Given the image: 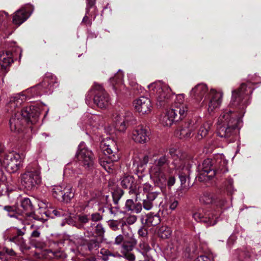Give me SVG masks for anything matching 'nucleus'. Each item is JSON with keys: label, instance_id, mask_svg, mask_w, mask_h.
Listing matches in <instances>:
<instances>
[{"label": "nucleus", "instance_id": "nucleus-33", "mask_svg": "<svg viewBox=\"0 0 261 261\" xmlns=\"http://www.w3.org/2000/svg\"><path fill=\"white\" fill-rule=\"evenodd\" d=\"M4 209L8 212V215L11 217H15L17 220L21 223L22 218H20L19 212L18 210L12 206L7 205L4 206Z\"/></svg>", "mask_w": 261, "mask_h": 261}, {"label": "nucleus", "instance_id": "nucleus-44", "mask_svg": "<svg viewBox=\"0 0 261 261\" xmlns=\"http://www.w3.org/2000/svg\"><path fill=\"white\" fill-rule=\"evenodd\" d=\"M31 242L36 248L42 249L45 246V243L40 239L31 240Z\"/></svg>", "mask_w": 261, "mask_h": 261}, {"label": "nucleus", "instance_id": "nucleus-31", "mask_svg": "<svg viewBox=\"0 0 261 261\" xmlns=\"http://www.w3.org/2000/svg\"><path fill=\"white\" fill-rule=\"evenodd\" d=\"M82 171L80 169H77V164H68L64 170V175L66 176H75L76 174H80Z\"/></svg>", "mask_w": 261, "mask_h": 261}, {"label": "nucleus", "instance_id": "nucleus-50", "mask_svg": "<svg viewBox=\"0 0 261 261\" xmlns=\"http://www.w3.org/2000/svg\"><path fill=\"white\" fill-rule=\"evenodd\" d=\"M41 236V232L39 230V228H35L33 229L32 230L31 236H30V240H33V239H39Z\"/></svg>", "mask_w": 261, "mask_h": 261}, {"label": "nucleus", "instance_id": "nucleus-29", "mask_svg": "<svg viewBox=\"0 0 261 261\" xmlns=\"http://www.w3.org/2000/svg\"><path fill=\"white\" fill-rule=\"evenodd\" d=\"M63 193V198L61 200L64 202L69 203L74 197L75 191L71 185H68L64 186Z\"/></svg>", "mask_w": 261, "mask_h": 261}, {"label": "nucleus", "instance_id": "nucleus-11", "mask_svg": "<svg viewBox=\"0 0 261 261\" xmlns=\"http://www.w3.org/2000/svg\"><path fill=\"white\" fill-rule=\"evenodd\" d=\"M219 214L215 212H210L203 208L198 209L193 213V218L197 222L203 223L206 226H212L216 224Z\"/></svg>", "mask_w": 261, "mask_h": 261}, {"label": "nucleus", "instance_id": "nucleus-53", "mask_svg": "<svg viewBox=\"0 0 261 261\" xmlns=\"http://www.w3.org/2000/svg\"><path fill=\"white\" fill-rule=\"evenodd\" d=\"M134 201L132 199H128L125 203V208L128 211H132L134 206Z\"/></svg>", "mask_w": 261, "mask_h": 261}, {"label": "nucleus", "instance_id": "nucleus-46", "mask_svg": "<svg viewBox=\"0 0 261 261\" xmlns=\"http://www.w3.org/2000/svg\"><path fill=\"white\" fill-rule=\"evenodd\" d=\"M94 233H95L98 236L102 237L103 236L105 230L102 225L100 223H98L95 226L94 231L93 230Z\"/></svg>", "mask_w": 261, "mask_h": 261}, {"label": "nucleus", "instance_id": "nucleus-37", "mask_svg": "<svg viewBox=\"0 0 261 261\" xmlns=\"http://www.w3.org/2000/svg\"><path fill=\"white\" fill-rule=\"evenodd\" d=\"M100 254H101V259L103 261H108L110 260L111 257L118 256V254L113 253L111 251L104 248L100 250Z\"/></svg>", "mask_w": 261, "mask_h": 261}, {"label": "nucleus", "instance_id": "nucleus-19", "mask_svg": "<svg viewBox=\"0 0 261 261\" xmlns=\"http://www.w3.org/2000/svg\"><path fill=\"white\" fill-rule=\"evenodd\" d=\"M133 118V115L130 112H125L124 115L119 114L114 115L113 121L115 123L116 129L119 132H124L127 128L126 123L132 121Z\"/></svg>", "mask_w": 261, "mask_h": 261}, {"label": "nucleus", "instance_id": "nucleus-24", "mask_svg": "<svg viewBox=\"0 0 261 261\" xmlns=\"http://www.w3.org/2000/svg\"><path fill=\"white\" fill-rule=\"evenodd\" d=\"M122 231L125 236L122 248L126 251H130L136 245L137 241L131 231H126L124 228H122Z\"/></svg>", "mask_w": 261, "mask_h": 261}, {"label": "nucleus", "instance_id": "nucleus-10", "mask_svg": "<svg viewBox=\"0 0 261 261\" xmlns=\"http://www.w3.org/2000/svg\"><path fill=\"white\" fill-rule=\"evenodd\" d=\"M76 157L79 164L86 170H91L94 168V158L92 151L86 147L84 143L79 145Z\"/></svg>", "mask_w": 261, "mask_h": 261}, {"label": "nucleus", "instance_id": "nucleus-15", "mask_svg": "<svg viewBox=\"0 0 261 261\" xmlns=\"http://www.w3.org/2000/svg\"><path fill=\"white\" fill-rule=\"evenodd\" d=\"M135 111L140 115L150 114L152 110V105L150 100L145 96H141L133 102Z\"/></svg>", "mask_w": 261, "mask_h": 261}, {"label": "nucleus", "instance_id": "nucleus-64", "mask_svg": "<svg viewBox=\"0 0 261 261\" xmlns=\"http://www.w3.org/2000/svg\"><path fill=\"white\" fill-rule=\"evenodd\" d=\"M86 183V180L85 178H81L79 181V186L83 187Z\"/></svg>", "mask_w": 261, "mask_h": 261}, {"label": "nucleus", "instance_id": "nucleus-35", "mask_svg": "<svg viewBox=\"0 0 261 261\" xmlns=\"http://www.w3.org/2000/svg\"><path fill=\"white\" fill-rule=\"evenodd\" d=\"M64 186H54L53 187L51 192L53 196L59 200L63 198V191Z\"/></svg>", "mask_w": 261, "mask_h": 261}, {"label": "nucleus", "instance_id": "nucleus-60", "mask_svg": "<svg viewBox=\"0 0 261 261\" xmlns=\"http://www.w3.org/2000/svg\"><path fill=\"white\" fill-rule=\"evenodd\" d=\"M227 187H226L227 190L229 192H231V188H232V185L233 183L232 179H231V178L228 179L227 181Z\"/></svg>", "mask_w": 261, "mask_h": 261}, {"label": "nucleus", "instance_id": "nucleus-54", "mask_svg": "<svg viewBox=\"0 0 261 261\" xmlns=\"http://www.w3.org/2000/svg\"><path fill=\"white\" fill-rule=\"evenodd\" d=\"M124 238L125 236L123 235V233L117 236L115 238V243L117 245H120L122 243L124 244Z\"/></svg>", "mask_w": 261, "mask_h": 261}, {"label": "nucleus", "instance_id": "nucleus-22", "mask_svg": "<svg viewBox=\"0 0 261 261\" xmlns=\"http://www.w3.org/2000/svg\"><path fill=\"white\" fill-rule=\"evenodd\" d=\"M208 88L205 84H199L195 86L190 91V96L195 99L197 102H200L207 93Z\"/></svg>", "mask_w": 261, "mask_h": 261}, {"label": "nucleus", "instance_id": "nucleus-5", "mask_svg": "<svg viewBox=\"0 0 261 261\" xmlns=\"http://www.w3.org/2000/svg\"><path fill=\"white\" fill-rule=\"evenodd\" d=\"M58 85L56 77L50 73H47L41 83L27 89L20 94L25 96V100L37 98L43 94L52 93Z\"/></svg>", "mask_w": 261, "mask_h": 261}, {"label": "nucleus", "instance_id": "nucleus-38", "mask_svg": "<svg viewBox=\"0 0 261 261\" xmlns=\"http://www.w3.org/2000/svg\"><path fill=\"white\" fill-rule=\"evenodd\" d=\"M102 117L98 115L92 114L89 118V124L93 127L97 128L100 124Z\"/></svg>", "mask_w": 261, "mask_h": 261}, {"label": "nucleus", "instance_id": "nucleus-62", "mask_svg": "<svg viewBox=\"0 0 261 261\" xmlns=\"http://www.w3.org/2000/svg\"><path fill=\"white\" fill-rule=\"evenodd\" d=\"M186 250L188 253L189 257H192L193 254H194L196 252V249L195 248H193V250L191 251L189 247L187 248Z\"/></svg>", "mask_w": 261, "mask_h": 261}, {"label": "nucleus", "instance_id": "nucleus-57", "mask_svg": "<svg viewBox=\"0 0 261 261\" xmlns=\"http://www.w3.org/2000/svg\"><path fill=\"white\" fill-rule=\"evenodd\" d=\"M178 204V202L177 200H176L174 199L171 200L170 203V205H169V208L171 210H174L177 207Z\"/></svg>", "mask_w": 261, "mask_h": 261}, {"label": "nucleus", "instance_id": "nucleus-30", "mask_svg": "<svg viewBox=\"0 0 261 261\" xmlns=\"http://www.w3.org/2000/svg\"><path fill=\"white\" fill-rule=\"evenodd\" d=\"M212 125V122L206 121L203 123L199 127L197 135V138L201 140L205 137L210 130Z\"/></svg>", "mask_w": 261, "mask_h": 261}, {"label": "nucleus", "instance_id": "nucleus-4", "mask_svg": "<svg viewBox=\"0 0 261 261\" xmlns=\"http://www.w3.org/2000/svg\"><path fill=\"white\" fill-rule=\"evenodd\" d=\"M227 161L222 154L216 155L213 159H206L198 168L197 178L200 181H207L215 176H220L228 171Z\"/></svg>", "mask_w": 261, "mask_h": 261}, {"label": "nucleus", "instance_id": "nucleus-55", "mask_svg": "<svg viewBox=\"0 0 261 261\" xmlns=\"http://www.w3.org/2000/svg\"><path fill=\"white\" fill-rule=\"evenodd\" d=\"M3 251L9 256H15L16 255V252L13 249L4 247L3 248Z\"/></svg>", "mask_w": 261, "mask_h": 261}, {"label": "nucleus", "instance_id": "nucleus-2", "mask_svg": "<svg viewBox=\"0 0 261 261\" xmlns=\"http://www.w3.org/2000/svg\"><path fill=\"white\" fill-rule=\"evenodd\" d=\"M149 159L152 160V162L150 163L149 173L150 179L155 186L160 187L161 189L165 188L166 186L170 188L175 183V173H174L175 171L178 172L181 186L186 187V182L189 180L191 172V161L184 164L180 169L175 170L174 168L166 171L165 166L169 163L167 155H159L158 152H153L149 155H145L143 162L146 164Z\"/></svg>", "mask_w": 261, "mask_h": 261}, {"label": "nucleus", "instance_id": "nucleus-43", "mask_svg": "<svg viewBox=\"0 0 261 261\" xmlns=\"http://www.w3.org/2000/svg\"><path fill=\"white\" fill-rule=\"evenodd\" d=\"M194 261H214V257L212 254L202 255L198 256Z\"/></svg>", "mask_w": 261, "mask_h": 261}, {"label": "nucleus", "instance_id": "nucleus-48", "mask_svg": "<svg viewBox=\"0 0 261 261\" xmlns=\"http://www.w3.org/2000/svg\"><path fill=\"white\" fill-rule=\"evenodd\" d=\"M9 19V17L7 13L4 11L0 12V28L3 24L5 25Z\"/></svg>", "mask_w": 261, "mask_h": 261}, {"label": "nucleus", "instance_id": "nucleus-27", "mask_svg": "<svg viewBox=\"0 0 261 261\" xmlns=\"http://www.w3.org/2000/svg\"><path fill=\"white\" fill-rule=\"evenodd\" d=\"M30 15L28 14V12L25 9H20L14 14L13 22L15 24L19 25L28 18Z\"/></svg>", "mask_w": 261, "mask_h": 261}, {"label": "nucleus", "instance_id": "nucleus-63", "mask_svg": "<svg viewBox=\"0 0 261 261\" xmlns=\"http://www.w3.org/2000/svg\"><path fill=\"white\" fill-rule=\"evenodd\" d=\"M126 258L130 261H134L135 260V256L133 253H128L126 255Z\"/></svg>", "mask_w": 261, "mask_h": 261}, {"label": "nucleus", "instance_id": "nucleus-42", "mask_svg": "<svg viewBox=\"0 0 261 261\" xmlns=\"http://www.w3.org/2000/svg\"><path fill=\"white\" fill-rule=\"evenodd\" d=\"M88 250L91 252L96 251L99 247V243L96 239H93L87 243Z\"/></svg>", "mask_w": 261, "mask_h": 261}, {"label": "nucleus", "instance_id": "nucleus-58", "mask_svg": "<svg viewBox=\"0 0 261 261\" xmlns=\"http://www.w3.org/2000/svg\"><path fill=\"white\" fill-rule=\"evenodd\" d=\"M138 234L142 237H146L147 234V230L144 227H141L138 230Z\"/></svg>", "mask_w": 261, "mask_h": 261}, {"label": "nucleus", "instance_id": "nucleus-13", "mask_svg": "<svg viewBox=\"0 0 261 261\" xmlns=\"http://www.w3.org/2000/svg\"><path fill=\"white\" fill-rule=\"evenodd\" d=\"M92 90L95 94L94 102L98 107L101 109L106 108L110 105L109 96L101 85L94 84Z\"/></svg>", "mask_w": 261, "mask_h": 261}, {"label": "nucleus", "instance_id": "nucleus-3", "mask_svg": "<svg viewBox=\"0 0 261 261\" xmlns=\"http://www.w3.org/2000/svg\"><path fill=\"white\" fill-rule=\"evenodd\" d=\"M18 211L20 218H22V227H13L6 229L3 233V238L5 241L14 243L23 253H27L30 247L27 244L23 236L25 234L27 228L24 222L28 219L34 218V211L30 199L24 198L20 201V206Z\"/></svg>", "mask_w": 261, "mask_h": 261}, {"label": "nucleus", "instance_id": "nucleus-20", "mask_svg": "<svg viewBox=\"0 0 261 261\" xmlns=\"http://www.w3.org/2000/svg\"><path fill=\"white\" fill-rule=\"evenodd\" d=\"M25 101V97L24 95H21L20 93H18L10 98L6 107L8 111L13 112L14 111L18 112L17 110L21 106L22 103Z\"/></svg>", "mask_w": 261, "mask_h": 261}, {"label": "nucleus", "instance_id": "nucleus-1", "mask_svg": "<svg viewBox=\"0 0 261 261\" xmlns=\"http://www.w3.org/2000/svg\"><path fill=\"white\" fill-rule=\"evenodd\" d=\"M254 88L251 82L242 83L238 90L232 91V97L230 107L238 108L232 111L226 109L219 116L217 123L218 136L221 138L234 137L239 133V128L242 122V118L245 113V109L248 104L249 96L252 94ZM233 138L230 141H234Z\"/></svg>", "mask_w": 261, "mask_h": 261}, {"label": "nucleus", "instance_id": "nucleus-17", "mask_svg": "<svg viewBox=\"0 0 261 261\" xmlns=\"http://www.w3.org/2000/svg\"><path fill=\"white\" fill-rule=\"evenodd\" d=\"M197 126V120L196 118L186 121L181 128L176 132V135L180 139L190 138L193 131Z\"/></svg>", "mask_w": 261, "mask_h": 261}, {"label": "nucleus", "instance_id": "nucleus-14", "mask_svg": "<svg viewBox=\"0 0 261 261\" xmlns=\"http://www.w3.org/2000/svg\"><path fill=\"white\" fill-rule=\"evenodd\" d=\"M150 133L145 127L138 125L129 135L131 140L139 144H145L150 140Z\"/></svg>", "mask_w": 261, "mask_h": 261}, {"label": "nucleus", "instance_id": "nucleus-41", "mask_svg": "<svg viewBox=\"0 0 261 261\" xmlns=\"http://www.w3.org/2000/svg\"><path fill=\"white\" fill-rule=\"evenodd\" d=\"M200 200L203 203L208 204L212 203L214 202V198L213 194L205 193L200 197Z\"/></svg>", "mask_w": 261, "mask_h": 261}, {"label": "nucleus", "instance_id": "nucleus-56", "mask_svg": "<svg viewBox=\"0 0 261 261\" xmlns=\"http://www.w3.org/2000/svg\"><path fill=\"white\" fill-rule=\"evenodd\" d=\"M142 206L140 203H137L134 205L133 209L132 210V212H133L136 213H140L142 210Z\"/></svg>", "mask_w": 261, "mask_h": 261}, {"label": "nucleus", "instance_id": "nucleus-39", "mask_svg": "<svg viewBox=\"0 0 261 261\" xmlns=\"http://www.w3.org/2000/svg\"><path fill=\"white\" fill-rule=\"evenodd\" d=\"M139 191L141 192L143 191L146 195H149L151 193H158V192L153 191V187L148 183H145L141 185L139 187Z\"/></svg>", "mask_w": 261, "mask_h": 261}, {"label": "nucleus", "instance_id": "nucleus-23", "mask_svg": "<svg viewBox=\"0 0 261 261\" xmlns=\"http://www.w3.org/2000/svg\"><path fill=\"white\" fill-rule=\"evenodd\" d=\"M169 153L173 159L172 164L174 166L175 170L180 169L184 164L191 162L189 159H185L181 156H179L180 151L175 148H170Z\"/></svg>", "mask_w": 261, "mask_h": 261}, {"label": "nucleus", "instance_id": "nucleus-28", "mask_svg": "<svg viewBox=\"0 0 261 261\" xmlns=\"http://www.w3.org/2000/svg\"><path fill=\"white\" fill-rule=\"evenodd\" d=\"M159 193H151L146 195V198L143 200V207L147 210H150L153 206L154 200L156 198Z\"/></svg>", "mask_w": 261, "mask_h": 261}, {"label": "nucleus", "instance_id": "nucleus-59", "mask_svg": "<svg viewBox=\"0 0 261 261\" xmlns=\"http://www.w3.org/2000/svg\"><path fill=\"white\" fill-rule=\"evenodd\" d=\"M184 98H185V97H184V94H179L177 96H176V101L175 102L174 104L173 105H174L176 103H184L185 104V103L184 102ZM186 105L187 106V105L186 103Z\"/></svg>", "mask_w": 261, "mask_h": 261}, {"label": "nucleus", "instance_id": "nucleus-36", "mask_svg": "<svg viewBox=\"0 0 261 261\" xmlns=\"http://www.w3.org/2000/svg\"><path fill=\"white\" fill-rule=\"evenodd\" d=\"M137 249L145 258H148V252L150 250V247L147 243L141 242Z\"/></svg>", "mask_w": 261, "mask_h": 261}, {"label": "nucleus", "instance_id": "nucleus-51", "mask_svg": "<svg viewBox=\"0 0 261 261\" xmlns=\"http://www.w3.org/2000/svg\"><path fill=\"white\" fill-rule=\"evenodd\" d=\"M90 219L92 223L98 222L102 219V216L98 213H95L91 214Z\"/></svg>", "mask_w": 261, "mask_h": 261}, {"label": "nucleus", "instance_id": "nucleus-52", "mask_svg": "<svg viewBox=\"0 0 261 261\" xmlns=\"http://www.w3.org/2000/svg\"><path fill=\"white\" fill-rule=\"evenodd\" d=\"M109 225L110 227L114 231H116L119 229V222L118 221L111 220L109 221Z\"/></svg>", "mask_w": 261, "mask_h": 261}, {"label": "nucleus", "instance_id": "nucleus-25", "mask_svg": "<svg viewBox=\"0 0 261 261\" xmlns=\"http://www.w3.org/2000/svg\"><path fill=\"white\" fill-rule=\"evenodd\" d=\"M141 222L144 226L147 227L154 226L160 223L161 219L157 214L150 213L142 217Z\"/></svg>", "mask_w": 261, "mask_h": 261}, {"label": "nucleus", "instance_id": "nucleus-32", "mask_svg": "<svg viewBox=\"0 0 261 261\" xmlns=\"http://www.w3.org/2000/svg\"><path fill=\"white\" fill-rule=\"evenodd\" d=\"M114 162L109 158L100 159L99 161L100 165L109 173H111L115 168Z\"/></svg>", "mask_w": 261, "mask_h": 261}, {"label": "nucleus", "instance_id": "nucleus-34", "mask_svg": "<svg viewBox=\"0 0 261 261\" xmlns=\"http://www.w3.org/2000/svg\"><path fill=\"white\" fill-rule=\"evenodd\" d=\"M171 234L172 230L170 227L167 226H161L158 231L159 236L163 239L169 238Z\"/></svg>", "mask_w": 261, "mask_h": 261}, {"label": "nucleus", "instance_id": "nucleus-18", "mask_svg": "<svg viewBox=\"0 0 261 261\" xmlns=\"http://www.w3.org/2000/svg\"><path fill=\"white\" fill-rule=\"evenodd\" d=\"M223 94L221 91L211 89L208 95L207 111L209 113L213 112L219 109L222 103Z\"/></svg>", "mask_w": 261, "mask_h": 261}, {"label": "nucleus", "instance_id": "nucleus-45", "mask_svg": "<svg viewBox=\"0 0 261 261\" xmlns=\"http://www.w3.org/2000/svg\"><path fill=\"white\" fill-rule=\"evenodd\" d=\"M123 192L121 190H117L115 191L112 194L113 201L115 204H117L122 197Z\"/></svg>", "mask_w": 261, "mask_h": 261}, {"label": "nucleus", "instance_id": "nucleus-7", "mask_svg": "<svg viewBox=\"0 0 261 261\" xmlns=\"http://www.w3.org/2000/svg\"><path fill=\"white\" fill-rule=\"evenodd\" d=\"M147 87L150 95L155 98L158 106L164 107L169 102L172 92L167 85L158 81L149 84Z\"/></svg>", "mask_w": 261, "mask_h": 261}, {"label": "nucleus", "instance_id": "nucleus-6", "mask_svg": "<svg viewBox=\"0 0 261 261\" xmlns=\"http://www.w3.org/2000/svg\"><path fill=\"white\" fill-rule=\"evenodd\" d=\"M39 112L34 107L23 108L21 112L15 113L10 119V127L12 131L19 132L25 123H35L39 116Z\"/></svg>", "mask_w": 261, "mask_h": 261}, {"label": "nucleus", "instance_id": "nucleus-61", "mask_svg": "<svg viewBox=\"0 0 261 261\" xmlns=\"http://www.w3.org/2000/svg\"><path fill=\"white\" fill-rule=\"evenodd\" d=\"M95 3V0H87V11L89 10V9L92 7Z\"/></svg>", "mask_w": 261, "mask_h": 261}, {"label": "nucleus", "instance_id": "nucleus-49", "mask_svg": "<svg viewBox=\"0 0 261 261\" xmlns=\"http://www.w3.org/2000/svg\"><path fill=\"white\" fill-rule=\"evenodd\" d=\"M137 217L135 215H129L126 218V221L122 222L121 227L123 228V227L126 225V223H128L129 225L133 224L135 223Z\"/></svg>", "mask_w": 261, "mask_h": 261}, {"label": "nucleus", "instance_id": "nucleus-16", "mask_svg": "<svg viewBox=\"0 0 261 261\" xmlns=\"http://www.w3.org/2000/svg\"><path fill=\"white\" fill-rule=\"evenodd\" d=\"M77 220L76 226L79 229L83 228L85 230L84 234L85 237L90 238L94 236L93 226L95 224L90 222V219L87 215H79Z\"/></svg>", "mask_w": 261, "mask_h": 261}, {"label": "nucleus", "instance_id": "nucleus-26", "mask_svg": "<svg viewBox=\"0 0 261 261\" xmlns=\"http://www.w3.org/2000/svg\"><path fill=\"white\" fill-rule=\"evenodd\" d=\"M134 178L132 176H126L121 179V185L125 189H129L130 194H135L136 198H140L139 194L137 193L134 184Z\"/></svg>", "mask_w": 261, "mask_h": 261}, {"label": "nucleus", "instance_id": "nucleus-8", "mask_svg": "<svg viewBox=\"0 0 261 261\" xmlns=\"http://www.w3.org/2000/svg\"><path fill=\"white\" fill-rule=\"evenodd\" d=\"M40 167L36 164L29 165L21 175V183L27 190L36 189L41 182Z\"/></svg>", "mask_w": 261, "mask_h": 261}, {"label": "nucleus", "instance_id": "nucleus-40", "mask_svg": "<svg viewBox=\"0 0 261 261\" xmlns=\"http://www.w3.org/2000/svg\"><path fill=\"white\" fill-rule=\"evenodd\" d=\"M49 213H52L56 217H64L67 216L69 215L68 211L64 210L62 208L59 209H51L48 211Z\"/></svg>", "mask_w": 261, "mask_h": 261}, {"label": "nucleus", "instance_id": "nucleus-21", "mask_svg": "<svg viewBox=\"0 0 261 261\" xmlns=\"http://www.w3.org/2000/svg\"><path fill=\"white\" fill-rule=\"evenodd\" d=\"M13 62L11 51L0 52V70L3 73L8 71V68Z\"/></svg>", "mask_w": 261, "mask_h": 261}, {"label": "nucleus", "instance_id": "nucleus-47", "mask_svg": "<svg viewBox=\"0 0 261 261\" xmlns=\"http://www.w3.org/2000/svg\"><path fill=\"white\" fill-rule=\"evenodd\" d=\"M123 77V73L120 71V70H119L118 72L115 75V76L113 78H111L110 80L112 84L114 85V82H115L116 84L121 82L122 80Z\"/></svg>", "mask_w": 261, "mask_h": 261}, {"label": "nucleus", "instance_id": "nucleus-9", "mask_svg": "<svg viewBox=\"0 0 261 261\" xmlns=\"http://www.w3.org/2000/svg\"><path fill=\"white\" fill-rule=\"evenodd\" d=\"M188 110V108L186 104L176 103L162 117L161 119L162 124L166 126H171L174 122L184 118L187 115Z\"/></svg>", "mask_w": 261, "mask_h": 261}, {"label": "nucleus", "instance_id": "nucleus-12", "mask_svg": "<svg viewBox=\"0 0 261 261\" xmlns=\"http://www.w3.org/2000/svg\"><path fill=\"white\" fill-rule=\"evenodd\" d=\"M101 148L104 153L112 162H117L120 159L119 149L116 142L113 139L107 138L101 143Z\"/></svg>", "mask_w": 261, "mask_h": 261}]
</instances>
